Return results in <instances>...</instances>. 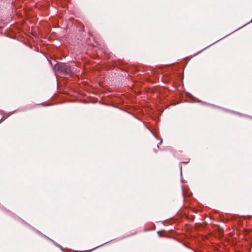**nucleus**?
I'll list each match as a JSON object with an SVG mask.
<instances>
[{
    "instance_id": "2",
    "label": "nucleus",
    "mask_w": 252,
    "mask_h": 252,
    "mask_svg": "<svg viewBox=\"0 0 252 252\" xmlns=\"http://www.w3.org/2000/svg\"><path fill=\"white\" fill-rule=\"evenodd\" d=\"M157 147L158 148H159V144H158Z\"/></svg>"
},
{
    "instance_id": "1",
    "label": "nucleus",
    "mask_w": 252,
    "mask_h": 252,
    "mask_svg": "<svg viewBox=\"0 0 252 252\" xmlns=\"http://www.w3.org/2000/svg\"><path fill=\"white\" fill-rule=\"evenodd\" d=\"M74 65H70L63 63H57L55 65L54 69L56 71L63 73L65 75H71Z\"/></svg>"
}]
</instances>
